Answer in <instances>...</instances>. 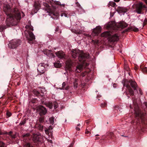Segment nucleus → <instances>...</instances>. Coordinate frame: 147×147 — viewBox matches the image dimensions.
Returning <instances> with one entry per match:
<instances>
[{
  "instance_id": "2",
  "label": "nucleus",
  "mask_w": 147,
  "mask_h": 147,
  "mask_svg": "<svg viewBox=\"0 0 147 147\" xmlns=\"http://www.w3.org/2000/svg\"><path fill=\"white\" fill-rule=\"evenodd\" d=\"M72 52V57L75 58L78 56L79 61L81 62V64H79L77 65L75 70L76 72H80L82 70L84 66L86 67L89 65V64L86 63L85 61L86 59L88 58L89 54L88 53H84L82 51L78 49L73 50Z\"/></svg>"
},
{
  "instance_id": "33",
  "label": "nucleus",
  "mask_w": 147,
  "mask_h": 147,
  "mask_svg": "<svg viewBox=\"0 0 147 147\" xmlns=\"http://www.w3.org/2000/svg\"><path fill=\"white\" fill-rule=\"evenodd\" d=\"M44 117H41L39 118V121L40 123H43L44 121Z\"/></svg>"
},
{
  "instance_id": "29",
  "label": "nucleus",
  "mask_w": 147,
  "mask_h": 147,
  "mask_svg": "<svg viewBox=\"0 0 147 147\" xmlns=\"http://www.w3.org/2000/svg\"><path fill=\"white\" fill-rule=\"evenodd\" d=\"M55 3L56 4L60 5H62L63 7H64L65 5V4H61V2L59 1H56L55 2Z\"/></svg>"
},
{
  "instance_id": "12",
  "label": "nucleus",
  "mask_w": 147,
  "mask_h": 147,
  "mask_svg": "<svg viewBox=\"0 0 147 147\" xmlns=\"http://www.w3.org/2000/svg\"><path fill=\"white\" fill-rule=\"evenodd\" d=\"M111 32L110 31H106L103 32L101 34V36L103 37H108L109 38L111 37Z\"/></svg>"
},
{
  "instance_id": "51",
  "label": "nucleus",
  "mask_w": 147,
  "mask_h": 147,
  "mask_svg": "<svg viewBox=\"0 0 147 147\" xmlns=\"http://www.w3.org/2000/svg\"><path fill=\"white\" fill-rule=\"evenodd\" d=\"M48 141L51 143H52V141L51 140H48Z\"/></svg>"
},
{
  "instance_id": "8",
  "label": "nucleus",
  "mask_w": 147,
  "mask_h": 147,
  "mask_svg": "<svg viewBox=\"0 0 147 147\" xmlns=\"http://www.w3.org/2000/svg\"><path fill=\"white\" fill-rule=\"evenodd\" d=\"M46 65L43 63H41L39 64L37 70L38 72L40 73V74H43L45 72L46 69L45 67Z\"/></svg>"
},
{
  "instance_id": "18",
  "label": "nucleus",
  "mask_w": 147,
  "mask_h": 147,
  "mask_svg": "<svg viewBox=\"0 0 147 147\" xmlns=\"http://www.w3.org/2000/svg\"><path fill=\"white\" fill-rule=\"evenodd\" d=\"M72 63L70 60H68L66 62V66L69 68L68 69L69 71H72V70L70 67L72 65Z\"/></svg>"
},
{
  "instance_id": "37",
  "label": "nucleus",
  "mask_w": 147,
  "mask_h": 147,
  "mask_svg": "<svg viewBox=\"0 0 147 147\" xmlns=\"http://www.w3.org/2000/svg\"><path fill=\"white\" fill-rule=\"evenodd\" d=\"M30 136V134L29 133H26L25 134L23 135L22 136L23 138L26 137H28Z\"/></svg>"
},
{
  "instance_id": "50",
  "label": "nucleus",
  "mask_w": 147,
  "mask_h": 147,
  "mask_svg": "<svg viewBox=\"0 0 147 147\" xmlns=\"http://www.w3.org/2000/svg\"><path fill=\"white\" fill-rule=\"evenodd\" d=\"M114 1H115L116 2H118L119 0H114Z\"/></svg>"
},
{
  "instance_id": "40",
  "label": "nucleus",
  "mask_w": 147,
  "mask_h": 147,
  "mask_svg": "<svg viewBox=\"0 0 147 147\" xmlns=\"http://www.w3.org/2000/svg\"><path fill=\"white\" fill-rule=\"evenodd\" d=\"M4 144L2 142H0V147H4Z\"/></svg>"
},
{
  "instance_id": "52",
  "label": "nucleus",
  "mask_w": 147,
  "mask_h": 147,
  "mask_svg": "<svg viewBox=\"0 0 147 147\" xmlns=\"http://www.w3.org/2000/svg\"><path fill=\"white\" fill-rule=\"evenodd\" d=\"M73 146V144H70V146H69V147H72Z\"/></svg>"
},
{
  "instance_id": "38",
  "label": "nucleus",
  "mask_w": 147,
  "mask_h": 147,
  "mask_svg": "<svg viewBox=\"0 0 147 147\" xmlns=\"http://www.w3.org/2000/svg\"><path fill=\"white\" fill-rule=\"evenodd\" d=\"M74 88H76L78 87V82H74Z\"/></svg>"
},
{
  "instance_id": "53",
  "label": "nucleus",
  "mask_w": 147,
  "mask_h": 147,
  "mask_svg": "<svg viewBox=\"0 0 147 147\" xmlns=\"http://www.w3.org/2000/svg\"><path fill=\"white\" fill-rule=\"evenodd\" d=\"M145 2L146 4H147V0H145Z\"/></svg>"
},
{
  "instance_id": "25",
  "label": "nucleus",
  "mask_w": 147,
  "mask_h": 147,
  "mask_svg": "<svg viewBox=\"0 0 147 147\" xmlns=\"http://www.w3.org/2000/svg\"><path fill=\"white\" fill-rule=\"evenodd\" d=\"M66 85V83L65 82H63L62 84V89H65V90H67L69 89V86H67L66 88L65 87V86Z\"/></svg>"
},
{
  "instance_id": "22",
  "label": "nucleus",
  "mask_w": 147,
  "mask_h": 147,
  "mask_svg": "<svg viewBox=\"0 0 147 147\" xmlns=\"http://www.w3.org/2000/svg\"><path fill=\"white\" fill-rule=\"evenodd\" d=\"M34 7L37 9L40 7V3L38 1H35L34 3Z\"/></svg>"
},
{
  "instance_id": "24",
  "label": "nucleus",
  "mask_w": 147,
  "mask_h": 147,
  "mask_svg": "<svg viewBox=\"0 0 147 147\" xmlns=\"http://www.w3.org/2000/svg\"><path fill=\"white\" fill-rule=\"evenodd\" d=\"M50 109L52 108L53 107V103L52 102H48L45 104Z\"/></svg>"
},
{
  "instance_id": "57",
  "label": "nucleus",
  "mask_w": 147,
  "mask_h": 147,
  "mask_svg": "<svg viewBox=\"0 0 147 147\" xmlns=\"http://www.w3.org/2000/svg\"><path fill=\"white\" fill-rule=\"evenodd\" d=\"M1 134H2L1 132H0V135Z\"/></svg>"
},
{
  "instance_id": "42",
  "label": "nucleus",
  "mask_w": 147,
  "mask_h": 147,
  "mask_svg": "<svg viewBox=\"0 0 147 147\" xmlns=\"http://www.w3.org/2000/svg\"><path fill=\"white\" fill-rule=\"evenodd\" d=\"M44 5L45 6H46L47 7H49V4H48L47 3H44Z\"/></svg>"
},
{
  "instance_id": "31",
  "label": "nucleus",
  "mask_w": 147,
  "mask_h": 147,
  "mask_svg": "<svg viewBox=\"0 0 147 147\" xmlns=\"http://www.w3.org/2000/svg\"><path fill=\"white\" fill-rule=\"evenodd\" d=\"M54 107L55 109H56L58 107V105L56 101H55L53 102Z\"/></svg>"
},
{
  "instance_id": "19",
  "label": "nucleus",
  "mask_w": 147,
  "mask_h": 147,
  "mask_svg": "<svg viewBox=\"0 0 147 147\" xmlns=\"http://www.w3.org/2000/svg\"><path fill=\"white\" fill-rule=\"evenodd\" d=\"M52 129L53 127L52 126H50L48 129H45V133L49 135V134L50 133L51 134V133L52 132Z\"/></svg>"
},
{
  "instance_id": "26",
  "label": "nucleus",
  "mask_w": 147,
  "mask_h": 147,
  "mask_svg": "<svg viewBox=\"0 0 147 147\" xmlns=\"http://www.w3.org/2000/svg\"><path fill=\"white\" fill-rule=\"evenodd\" d=\"M12 132L10 131L8 133V134L12 138H16V135L15 134H12Z\"/></svg>"
},
{
  "instance_id": "46",
  "label": "nucleus",
  "mask_w": 147,
  "mask_h": 147,
  "mask_svg": "<svg viewBox=\"0 0 147 147\" xmlns=\"http://www.w3.org/2000/svg\"><path fill=\"white\" fill-rule=\"evenodd\" d=\"M76 130H77L79 131L80 130V128L79 127H76Z\"/></svg>"
},
{
  "instance_id": "6",
  "label": "nucleus",
  "mask_w": 147,
  "mask_h": 147,
  "mask_svg": "<svg viewBox=\"0 0 147 147\" xmlns=\"http://www.w3.org/2000/svg\"><path fill=\"white\" fill-rule=\"evenodd\" d=\"M36 111L39 113V114L40 115H45L47 112L46 108L42 106H40L37 107Z\"/></svg>"
},
{
  "instance_id": "20",
  "label": "nucleus",
  "mask_w": 147,
  "mask_h": 147,
  "mask_svg": "<svg viewBox=\"0 0 147 147\" xmlns=\"http://www.w3.org/2000/svg\"><path fill=\"white\" fill-rule=\"evenodd\" d=\"M36 127L39 130L42 131L43 129V126L41 124H36Z\"/></svg>"
},
{
  "instance_id": "30",
  "label": "nucleus",
  "mask_w": 147,
  "mask_h": 147,
  "mask_svg": "<svg viewBox=\"0 0 147 147\" xmlns=\"http://www.w3.org/2000/svg\"><path fill=\"white\" fill-rule=\"evenodd\" d=\"M49 121L50 124L53 125L54 123V118L53 117H51L49 119Z\"/></svg>"
},
{
  "instance_id": "28",
  "label": "nucleus",
  "mask_w": 147,
  "mask_h": 147,
  "mask_svg": "<svg viewBox=\"0 0 147 147\" xmlns=\"http://www.w3.org/2000/svg\"><path fill=\"white\" fill-rule=\"evenodd\" d=\"M72 31L75 33L76 34H79L82 33H83V31L82 30H80L79 31H76V30H74V31Z\"/></svg>"
},
{
  "instance_id": "10",
  "label": "nucleus",
  "mask_w": 147,
  "mask_h": 147,
  "mask_svg": "<svg viewBox=\"0 0 147 147\" xmlns=\"http://www.w3.org/2000/svg\"><path fill=\"white\" fill-rule=\"evenodd\" d=\"M112 34L111 32V37L109 38V40L111 42L117 41L119 40V36L117 34H115L112 35Z\"/></svg>"
},
{
  "instance_id": "1",
  "label": "nucleus",
  "mask_w": 147,
  "mask_h": 147,
  "mask_svg": "<svg viewBox=\"0 0 147 147\" xmlns=\"http://www.w3.org/2000/svg\"><path fill=\"white\" fill-rule=\"evenodd\" d=\"M4 11L7 15L6 23L8 26L16 25L21 18L20 12L17 7H15L13 10L15 16L11 13L12 12L10 7L8 4L4 5L3 7Z\"/></svg>"
},
{
  "instance_id": "39",
  "label": "nucleus",
  "mask_w": 147,
  "mask_h": 147,
  "mask_svg": "<svg viewBox=\"0 0 147 147\" xmlns=\"http://www.w3.org/2000/svg\"><path fill=\"white\" fill-rule=\"evenodd\" d=\"M107 106V104L106 103H102L101 105V106L102 107H105L106 106Z\"/></svg>"
},
{
  "instance_id": "44",
  "label": "nucleus",
  "mask_w": 147,
  "mask_h": 147,
  "mask_svg": "<svg viewBox=\"0 0 147 147\" xmlns=\"http://www.w3.org/2000/svg\"><path fill=\"white\" fill-rule=\"evenodd\" d=\"M64 16L65 17H68V16L67 14L65 13H64Z\"/></svg>"
},
{
  "instance_id": "7",
  "label": "nucleus",
  "mask_w": 147,
  "mask_h": 147,
  "mask_svg": "<svg viewBox=\"0 0 147 147\" xmlns=\"http://www.w3.org/2000/svg\"><path fill=\"white\" fill-rule=\"evenodd\" d=\"M136 117H138L142 119H143V117L144 115L142 113L141 111L139 109L138 106H136L134 109Z\"/></svg>"
},
{
  "instance_id": "49",
  "label": "nucleus",
  "mask_w": 147,
  "mask_h": 147,
  "mask_svg": "<svg viewBox=\"0 0 147 147\" xmlns=\"http://www.w3.org/2000/svg\"><path fill=\"white\" fill-rule=\"evenodd\" d=\"M64 13H62L61 14V17H63L64 16Z\"/></svg>"
},
{
  "instance_id": "15",
  "label": "nucleus",
  "mask_w": 147,
  "mask_h": 147,
  "mask_svg": "<svg viewBox=\"0 0 147 147\" xmlns=\"http://www.w3.org/2000/svg\"><path fill=\"white\" fill-rule=\"evenodd\" d=\"M44 53L47 56L50 57L53 56L52 51L50 50L46 49L44 51Z\"/></svg>"
},
{
  "instance_id": "47",
  "label": "nucleus",
  "mask_w": 147,
  "mask_h": 147,
  "mask_svg": "<svg viewBox=\"0 0 147 147\" xmlns=\"http://www.w3.org/2000/svg\"><path fill=\"white\" fill-rule=\"evenodd\" d=\"M144 105L147 108V103L146 102H145L144 103Z\"/></svg>"
},
{
  "instance_id": "56",
  "label": "nucleus",
  "mask_w": 147,
  "mask_h": 147,
  "mask_svg": "<svg viewBox=\"0 0 147 147\" xmlns=\"http://www.w3.org/2000/svg\"><path fill=\"white\" fill-rule=\"evenodd\" d=\"M99 136V135L98 134H96V135H95V136Z\"/></svg>"
},
{
  "instance_id": "4",
  "label": "nucleus",
  "mask_w": 147,
  "mask_h": 147,
  "mask_svg": "<svg viewBox=\"0 0 147 147\" xmlns=\"http://www.w3.org/2000/svg\"><path fill=\"white\" fill-rule=\"evenodd\" d=\"M20 40L16 39H13L9 42L8 47L11 49H15L20 45Z\"/></svg>"
},
{
  "instance_id": "58",
  "label": "nucleus",
  "mask_w": 147,
  "mask_h": 147,
  "mask_svg": "<svg viewBox=\"0 0 147 147\" xmlns=\"http://www.w3.org/2000/svg\"><path fill=\"white\" fill-rule=\"evenodd\" d=\"M97 138V139H99V138Z\"/></svg>"
},
{
  "instance_id": "23",
  "label": "nucleus",
  "mask_w": 147,
  "mask_h": 147,
  "mask_svg": "<svg viewBox=\"0 0 147 147\" xmlns=\"http://www.w3.org/2000/svg\"><path fill=\"white\" fill-rule=\"evenodd\" d=\"M25 28L27 29H28L31 30H33V27L31 25H27L25 26Z\"/></svg>"
},
{
  "instance_id": "36",
  "label": "nucleus",
  "mask_w": 147,
  "mask_h": 147,
  "mask_svg": "<svg viewBox=\"0 0 147 147\" xmlns=\"http://www.w3.org/2000/svg\"><path fill=\"white\" fill-rule=\"evenodd\" d=\"M142 70L143 72L147 73V68L146 67L143 68Z\"/></svg>"
},
{
  "instance_id": "14",
  "label": "nucleus",
  "mask_w": 147,
  "mask_h": 147,
  "mask_svg": "<svg viewBox=\"0 0 147 147\" xmlns=\"http://www.w3.org/2000/svg\"><path fill=\"white\" fill-rule=\"evenodd\" d=\"M101 31V27L100 26H97L94 29L92 32L96 34L100 32Z\"/></svg>"
},
{
  "instance_id": "48",
  "label": "nucleus",
  "mask_w": 147,
  "mask_h": 147,
  "mask_svg": "<svg viewBox=\"0 0 147 147\" xmlns=\"http://www.w3.org/2000/svg\"><path fill=\"white\" fill-rule=\"evenodd\" d=\"M90 132V131H87L85 132L86 134H88Z\"/></svg>"
},
{
  "instance_id": "41",
  "label": "nucleus",
  "mask_w": 147,
  "mask_h": 147,
  "mask_svg": "<svg viewBox=\"0 0 147 147\" xmlns=\"http://www.w3.org/2000/svg\"><path fill=\"white\" fill-rule=\"evenodd\" d=\"M6 115L8 117H9L11 116V114L10 112H7L6 113Z\"/></svg>"
},
{
  "instance_id": "43",
  "label": "nucleus",
  "mask_w": 147,
  "mask_h": 147,
  "mask_svg": "<svg viewBox=\"0 0 147 147\" xmlns=\"http://www.w3.org/2000/svg\"><path fill=\"white\" fill-rule=\"evenodd\" d=\"M98 40H96L94 41V43L96 44H98Z\"/></svg>"
},
{
  "instance_id": "27",
  "label": "nucleus",
  "mask_w": 147,
  "mask_h": 147,
  "mask_svg": "<svg viewBox=\"0 0 147 147\" xmlns=\"http://www.w3.org/2000/svg\"><path fill=\"white\" fill-rule=\"evenodd\" d=\"M54 65L55 67L58 68L60 67L61 66V64L59 63H54Z\"/></svg>"
},
{
  "instance_id": "16",
  "label": "nucleus",
  "mask_w": 147,
  "mask_h": 147,
  "mask_svg": "<svg viewBox=\"0 0 147 147\" xmlns=\"http://www.w3.org/2000/svg\"><path fill=\"white\" fill-rule=\"evenodd\" d=\"M124 86H126L129 90V92L131 96H133L134 95V92L129 85H127L125 84H124Z\"/></svg>"
},
{
  "instance_id": "32",
  "label": "nucleus",
  "mask_w": 147,
  "mask_h": 147,
  "mask_svg": "<svg viewBox=\"0 0 147 147\" xmlns=\"http://www.w3.org/2000/svg\"><path fill=\"white\" fill-rule=\"evenodd\" d=\"M131 29L132 30L135 32H137L138 31V28L134 26L131 27Z\"/></svg>"
},
{
  "instance_id": "17",
  "label": "nucleus",
  "mask_w": 147,
  "mask_h": 147,
  "mask_svg": "<svg viewBox=\"0 0 147 147\" xmlns=\"http://www.w3.org/2000/svg\"><path fill=\"white\" fill-rule=\"evenodd\" d=\"M28 34H29V37L28 38V39L29 40L32 41L35 39V36L32 32H29Z\"/></svg>"
},
{
  "instance_id": "59",
  "label": "nucleus",
  "mask_w": 147,
  "mask_h": 147,
  "mask_svg": "<svg viewBox=\"0 0 147 147\" xmlns=\"http://www.w3.org/2000/svg\"><path fill=\"white\" fill-rule=\"evenodd\" d=\"M139 91H140V93H141V92H140V89H139Z\"/></svg>"
},
{
  "instance_id": "34",
  "label": "nucleus",
  "mask_w": 147,
  "mask_h": 147,
  "mask_svg": "<svg viewBox=\"0 0 147 147\" xmlns=\"http://www.w3.org/2000/svg\"><path fill=\"white\" fill-rule=\"evenodd\" d=\"M26 123V120L25 119H24L20 122L19 125H24Z\"/></svg>"
},
{
  "instance_id": "11",
  "label": "nucleus",
  "mask_w": 147,
  "mask_h": 147,
  "mask_svg": "<svg viewBox=\"0 0 147 147\" xmlns=\"http://www.w3.org/2000/svg\"><path fill=\"white\" fill-rule=\"evenodd\" d=\"M55 54L57 57L61 59L64 58L65 57V55L62 51H58Z\"/></svg>"
},
{
  "instance_id": "54",
  "label": "nucleus",
  "mask_w": 147,
  "mask_h": 147,
  "mask_svg": "<svg viewBox=\"0 0 147 147\" xmlns=\"http://www.w3.org/2000/svg\"><path fill=\"white\" fill-rule=\"evenodd\" d=\"M80 125V124H78V126H79Z\"/></svg>"
},
{
  "instance_id": "3",
  "label": "nucleus",
  "mask_w": 147,
  "mask_h": 147,
  "mask_svg": "<svg viewBox=\"0 0 147 147\" xmlns=\"http://www.w3.org/2000/svg\"><path fill=\"white\" fill-rule=\"evenodd\" d=\"M127 26V24L124 22L115 23L114 22H109L107 24L106 28L107 29L117 30L119 28L122 29L126 27Z\"/></svg>"
},
{
  "instance_id": "5",
  "label": "nucleus",
  "mask_w": 147,
  "mask_h": 147,
  "mask_svg": "<svg viewBox=\"0 0 147 147\" xmlns=\"http://www.w3.org/2000/svg\"><path fill=\"white\" fill-rule=\"evenodd\" d=\"M136 10L135 11L138 14H141L142 11L144 8H146V7L142 2H139L135 5Z\"/></svg>"
},
{
  "instance_id": "35",
  "label": "nucleus",
  "mask_w": 147,
  "mask_h": 147,
  "mask_svg": "<svg viewBox=\"0 0 147 147\" xmlns=\"http://www.w3.org/2000/svg\"><path fill=\"white\" fill-rule=\"evenodd\" d=\"M24 147H32V146H31L29 143H27L24 145Z\"/></svg>"
},
{
  "instance_id": "45",
  "label": "nucleus",
  "mask_w": 147,
  "mask_h": 147,
  "mask_svg": "<svg viewBox=\"0 0 147 147\" xmlns=\"http://www.w3.org/2000/svg\"><path fill=\"white\" fill-rule=\"evenodd\" d=\"M78 79L76 78L74 79V82H78Z\"/></svg>"
},
{
  "instance_id": "9",
  "label": "nucleus",
  "mask_w": 147,
  "mask_h": 147,
  "mask_svg": "<svg viewBox=\"0 0 147 147\" xmlns=\"http://www.w3.org/2000/svg\"><path fill=\"white\" fill-rule=\"evenodd\" d=\"M33 140L35 143L40 142L42 140V137L40 135L35 134L34 136Z\"/></svg>"
},
{
  "instance_id": "13",
  "label": "nucleus",
  "mask_w": 147,
  "mask_h": 147,
  "mask_svg": "<svg viewBox=\"0 0 147 147\" xmlns=\"http://www.w3.org/2000/svg\"><path fill=\"white\" fill-rule=\"evenodd\" d=\"M131 87L134 90H137V85L135 81L132 80H130L129 82Z\"/></svg>"
},
{
  "instance_id": "21",
  "label": "nucleus",
  "mask_w": 147,
  "mask_h": 147,
  "mask_svg": "<svg viewBox=\"0 0 147 147\" xmlns=\"http://www.w3.org/2000/svg\"><path fill=\"white\" fill-rule=\"evenodd\" d=\"M116 5V3L114 2L110 1L108 5V6L109 7L110 6L113 7H114Z\"/></svg>"
},
{
  "instance_id": "55",
  "label": "nucleus",
  "mask_w": 147,
  "mask_h": 147,
  "mask_svg": "<svg viewBox=\"0 0 147 147\" xmlns=\"http://www.w3.org/2000/svg\"><path fill=\"white\" fill-rule=\"evenodd\" d=\"M113 134V133L112 132L111 133V135H112Z\"/></svg>"
}]
</instances>
